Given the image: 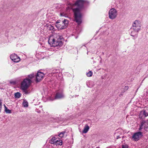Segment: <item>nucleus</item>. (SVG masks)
Segmentation results:
<instances>
[{"label":"nucleus","mask_w":148,"mask_h":148,"mask_svg":"<svg viewBox=\"0 0 148 148\" xmlns=\"http://www.w3.org/2000/svg\"><path fill=\"white\" fill-rule=\"evenodd\" d=\"M48 29L54 31V27L50 25L48 26Z\"/></svg>","instance_id":"412c9836"},{"label":"nucleus","mask_w":148,"mask_h":148,"mask_svg":"<svg viewBox=\"0 0 148 148\" xmlns=\"http://www.w3.org/2000/svg\"><path fill=\"white\" fill-rule=\"evenodd\" d=\"M56 26L59 29H62L65 28V26L63 25V23L61 22L60 23L56 24Z\"/></svg>","instance_id":"1a4fd4ad"},{"label":"nucleus","mask_w":148,"mask_h":148,"mask_svg":"<svg viewBox=\"0 0 148 148\" xmlns=\"http://www.w3.org/2000/svg\"><path fill=\"white\" fill-rule=\"evenodd\" d=\"M89 129V127L87 125H86L83 130L82 132L84 133H86Z\"/></svg>","instance_id":"f8f14e48"},{"label":"nucleus","mask_w":148,"mask_h":148,"mask_svg":"<svg viewBox=\"0 0 148 148\" xmlns=\"http://www.w3.org/2000/svg\"><path fill=\"white\" fill-rule=\"evenodd\" d=\"M34 76V75L33 74L29 75L28 76V77L30 78V79H32Z\"/></svg>","instance_id":"393cba45"},{"label":"nucleus","mask_w":148,"mask_h":148,"mask_svg":"<svg viewBox=\"0 0 148 148\" xmlns=\"http://www.w3.org/2000/svg\"><path fill=\"white\" fill-rule=\"evenodd\" d=\"M86 2V1L83 0H77L74 4H71L68 7L69 8L73 9L74 13L75 21L78 24H80L82 22L81 10Z\"/></svg>","instance_id":"f257e3e1"},{"label":"nucleus","mask_w":148,"mask_h":148,"mask_svg":"<svg viewBox=\"0 0 148 148\" xmlns=\"http://www.w3.org/2000/svg\"><path fill=\"white\" fill-rule=\"evenodd\" d=\"M31 82V80L28 78L24 79L21 83V87L22 90L27 89Z\"/></svg>","instance_id":"20e7f679"},{"label":"nucleus","mask_w":148,"mask_h":148,"mask_svg":"<svg viewBox=\"0 0 148 148\" xmlns=\"http://www.w3.org/2000/svg\"><path fill=\"white\" fill-rule=\"evenodd\" d=\"M10 59L15 62H18L20 60V58L15 54H12L10 56Z\"/></svg>","instance_id":"6e6552de"},{"label":"nucleus","mask_w":148,"mask_h":148,"mask_svg":"<svg viewBox=\"0 0 148 148\" xmlns=\"http://www.w3.org/2000/svg\"><path fill=\"white\" fill-rule=\"evenodd\" d=\"M10 83L11 84H15L16 83V82L14 81H10Z\"/></svg>","instance_id":"bb28decb"},{"label":"nucleus","mask_w":148,"mask_h":148,"mask_svg":"<svg viewBox=\"0 0 148 148\" xmlns=\"http://www.w3.org/2000/svg\"><path fill=\"white\" fill-rule=\"evenodd\" d=\"M92 74V72L91 71H89L86 73V75L87 76L90 77L91 76Z\"/></svg>","instance_id":"5701e85b"},{"label":"nucleus","mask_w":148,"mask_h":148,"mask_svg":"<svg viewBox=\"0 0 148 148\" xmlns=\"http://www.w3.org/2000/svg\"><path fill=\"white\" fill-rule=\"evenodd\" d=\"M62 38L60 34H54L49 37L48 42L51 47H60L63 45L62 42L61 40Z\"/></svg>","instance_id":"f03ea898"},{"label":"nucleus","mask_w":148,"mask_h":148,"mask_svg":"<svg viewBox=\"0 0 148 148\" xmlns=\"http://www.w3.org/2000/svg\"><path fill=\"white\" fill-rule=\"evenodd\" d=\"M61 22H62V21H60V20H58L56 22V24L60 23Z\"/></svg>","instance_id":"cd10ccee"},{"label":"nucleus","mask_w":148,"mask_h":148,"mask_svg":"<svg viewBox=\"0 0 148 148\" xmlns=\"http://www.w3.org/2000/svg\"><path fill=\"white\" fill-rule=\"evenodd\" d=\"M62 22L63 23V25L65 26V28L66 27V25L69 22L66 19H64V21H62Z\"/></svg>","instance_id":"dca6fc26"},{"label":"nucleus","mask_w":148,"mask_h":148,"mask_svg":"<svg viewBox=\"0 0 148 148\" xmlns=\"http://www.w3.org/2000/svg\"><path fill=\"white\" fill-rule=\"evenodd\" d=\"M122 148H128V147L126 145H122Z\"/></svg>","instance_id":"a878e982"},{"label":"nucleus","mask_w":148,"mask_h":148,"mask_svg":"<svg viewBox=\"0 0 148 148\" xmlns=\"http://www.w3.org/2000/svg\"><path fill=\"white\" fill-rule=\"evenodd\" d=\"M143 110H142V111L140 112V113L139 114V118H142L143 117H144V113H143Z\"/></svg>","instance_id":"aec40b11"},{"label":"nucleus","mask_w":148,"mask_h":148,"mask_svg":"<svg viewBox=\"0 0 148 148\" xmlns=\"http://www.w3.org/2000/svg\"><path fill=\"white\" fill-rule=\"evenodd\" d=\"M21 94L19 92H17L15 94V97L16 98H19L21 97Z\"/></svg>","instance_id":"f3484780"},{"label":"nucleus","mask_w":148,"mask_h":148,"mask_svg":"<svg viewBox=\"0 0 148 148\" xmlns=\"http://www.w3.org/2000/svg\"><path fill=\"white\" fill-rule=\"evenodd\" d=\"M108 14L109 18L111 19H114L117 17V11L115 9L112 8L109 11Z\"/></svg>","instance_id":"39448f33"},{"label":"nucleus","mask_w":148,"mask_h":148,"mask_svg":"<svg viewBox=\"0 0 148 148\" xmlns=\"http://www.w3.org/2000/svg\"><path fill=\"white\" fill-rule=\"evenodd\" d=\"M141 25L140 22L136 20L134 22L131 29V36L133 37L137 36L138 31L140 29Z\"/></svg>","instance_id":"7ed1b4c3"},{"label":"nucleus","mask_w":148,"mask_h":148,"mask_svg":"<svg viewBox=\"0 0 148 148\" xmlns=\"http://www.w3.org/2000/svg\"><path fill=\"white\" fill-rule=\"evenodd\" d=\"M143 110V113H144V116L145 117L148 116V107L145 108Z\"/></svg>","instance_id":"ddd939ff"},{"label":"nucleus","mask_w":148,"mask_h":148,"mask_svg":"<svg viewBox=\"0 0 148 148\" xmlns=\"http://www.w3.org/2000/svg\"><path fill=\"white\" fill-rule=\"evenodd\" d=\"M125 88H128V86H125Z\"/></svg>","instance_id":"c756f323"},{"label":"nucleus","mask_w":148,"mask_h":148,"mask_svg":"<svg viewBox=\"0 0 148 148\" xmlns=\"http://www.w3.org/2000/svg\"><path fill=\"white\" fill-rule=\"evenodd\" d=\"M5 108V111L8 113H10L11 112V110H10L9 109H8V108L6 107V106L4 105Z\"/></svg>","instance_id":"6ab92c4d"},{"label":"nucleus","mask_w":148,"mask_h":148,"mask_svg":"<svg viewBox=\"0 0 148 148\" xmlns=\"http://www.w3.org/2000/svg\"><path fill=\"white\" fill-rule=\"evenodd\" d=\"M65 133V132H62L60 133L58 135L59 136L60 138H62L64 136V133Z\"/></svg>","instance_id":"4be33fe9"},{"label":"nucleus","mask_w":148,"mask_h":148,"mask_svg":"<svg viewBox=\"0 0 148 148\" xmlns=\"http://www.w3.org/2000/svg\"><path fill=\"white\" fill-rule=\"evenodd\" d=\"M64 97V95L62 92H57L55 96V99H60L63 98Z\"/></svg>","instance_id":"9d476101"},{"label":"nucleus","mask_w":148,"mask_h":148,"mask_svg":"<svg viewBox=\"0 0 148 148\" xmlns=\"http://www.w3.org/2000/svg\"><path fill=\"white\" fill-rule=\"evenodd\" d=\"M147 122L144 121H143L141 123V125L140 127V128L142 129L143 127L144 128L147 127Z\"/></svg>","instance_id":"9b49d317"},{"label":"nucleus","mask_w":148,"mask_h":148,"mask_svg":"<svg viewBox=\"0 0 148 148\" xmlns=\"http://www.w3.org/2000/svg\"><path fill=\"white\" fill-rule=\"evenodd\" d=\"M61 16H62V14H61Z\"/></svg>","instance_id":"2f4dec72"},{"label":"nucleus","mask_w":148,"mask_h":148,"mask_svg":"<svg viewBox=\"0 0 148 148\" xmlns=\"http://www.w3.org/2000/svg\"><path fill=\"white\" fill-rule=\"evenodd\" d=\"M117 139H118L119 138H120V137L119 136H117Z\"/></svg>","instance_id":"c85d7f7f"},{"label":"nucleus","mask_w":148,"mask_h":148,"mask_svg":"<svg viewBox=\"0 0 148 148\" xmlns=\"http://www.w3.org/2000/svg\"><path fill=\"white\" fill-rule=\"evenodd\" d=\"M27 89H25V90H23V92L25 94H28L30 92L27 90Z\"/></svg>","instance_id":"b1692460"},{"label":"nucleus","mask_w":148,"mask_h":148,"mask_svg":"<svg viewBox=\"0 0 148 148\" xmlns=\"http://www.w3.org/2000/svg\"><path fill=\"white\" fill-rule=\"evenodd\" d=\"M116 134H117L116 133H115V135L116 136Z\"/></svg>","instance_id":"7c9ffc66"},{"label":"nucleus","mask_w":148,"mask_h":148,"mask_svg":"<svg viewBox=\"0 0 148 148\" xmlns=\"http://www.w3.org/2000/svg\"><path fill=\"white\" fill-rule=\"evenodd\" d=\"M142 136V133L141 132H138L134 133L132 137V140L135 141H138Z\"/></svg>","instance_id":"423d86ee"},{"label":"nucleus","mask_w":148,"mask_h":148,"mask_svg":"<svg viewBox=\"0 0 148 148\" xmlns=\"http://www.w3.org/2000/svg\"><path fill=\"white\" fill-rule=\"evenodd\" d=\"M23 105L24 107H27L28 106V102L25 100L23 101Z\"/></svg>","instance_id":"a211bd4d"},{"label":"nucleus","mask_w":148,"mask_h":148,"mask_svg":"<svg viewBox=\"0 0 148 148\" xmlns=\"http://www.w3.org/2000/svg\"><path fill=\"white\" fill-rule=\"evenodd\" d=\"M58 139L57 140H56V142L54 144L57 145H62V142L61 140H58Z\"/></svg>","instance_id":"2eb2a0df"},{"label":"nucleus","mask_w":148,"mask_h":148,"mask_svg":"<svg viewBox=\"0 0 148 148\" xmlns=\"http://www.w3.org/2000/svg\"><path fill=\"white\" fill-rule=\"evenodd\" d=\"M44 76V74L40 72H38L36 75V81L38 82L42 80Z\"/></svg>","instance_id":"0eeeda50"},{"label":"nucleus","mask_w":148,"mask_h":148,"mask_svg":"<svg viewBox=\"0 0 148 148\" xmlns=\"http://www.w3.org/2000/svg\"><path fill=\"white\" fill-rule=\"evenodd\" d=\"M57 139H58L55 137H53L50 140V143L51 144H54L56 142V140H57Z\"/></svg>","instance_id":"4468645a"}]
</instances>
